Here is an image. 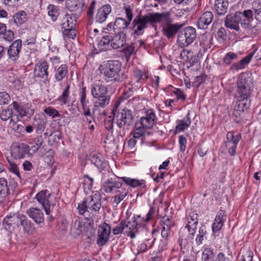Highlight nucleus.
Masks as SVG:
<instances>
[{
	"instance_id": "f257e3e1",
	"label": "nucleus",
	"mask_w": 261,
	"mask_h": 261,
	"mask_svg": "<svg viewBox=\"0 0 261 261\" xmlns=\"http://www.w3.org/2000/svg\"><path fill=\"white\" fill-rule=\"evenodd\" d=\"M253 89V83L250 76L242 73L239 77L237 83L238 100L236 107L239 111L243 112L250 107L251 100L249 97Z\"/></svg>"
},
{
	"instance_id": "f03ea898",
	"label": "nucleus",
	"mask_w": 261,
	"mask_h": 261,
	"mask_svg": "<svg viewBox=\"0 0 261 261\" xmlns=\"http://www.w3.org/2000/svg\"><path fill=\"white\" fill-rule=\"evenodd\" d=\"M121 67L119 61L110 60L101 64L98 70L107 82H121L126 78Z\"/></svg>"
},
{
	"instance_id": "7ed1b4c3",
	"label": "nucleus",
	"mask_w": 261,
	"mask_h": 261,
	"mask_svg": "<svg viewBox=\"0 0 261 261\" xmlns=\"http://www.w3.org/2000/svg\"><path fill=\"white\" fill-rule=\"evenodd\" d=\"M168 13H153L147 15H138L132 22L134 33L137 35L141 34V32L147 28L148 23H160L163 21H168Z\"/></svg>"
},
{
	"instance_id": "20e7f679",
	"label": "nucleus",
	"mask_w": 261,
	"mask_h": 261,
	"mask_svg": "<svg viewBox=\"0 0 261 261\" xmlns=\"http://www.w3.org/2000/svg\"><path fill=\"white\" fill-rule=\"evenodd\" d=\"M35 198L42 204L46 214L49 215L56 204L55 195L47 190H43L36 195Z\"/></svg>"
},
{
	"instance_id": "39448f33",
	"label": "nucleus",
	"mask_w": 261,
	"mask_h": 261,
	"mask_svg": "<svg viewBox=\"0 0 261 261\" xmlns=\"http://www.w3.org/2000/svg\"><path fill=\"white\" fill-rule=\"evenodd\" d=\"M196 37L195 29L190 27H187L178 35L177 43L180 46L184 47L192 43Z\"/></svg>"
},
{
	"instance_id": "423d86ee",
	"label": "nucleus",
	"mask_w": 261,
	"mask_h": 261,
	"mask_svg": "<svg viewBox=\"0 0 261 261\" xmlns=\"http://www.w3.org/2000/svg\"><path fill=\"white\" fill-rule=\"evenodd\" d=\"M133 120V116L131 111L126 109H123L116 117L117 124L120 128L123 127L125 125H130Z\"/></svg>"
},
{
	"instance_id": "0eeeda50",
	"label": "nucleus",
	"mask_w": 261,
	"mask_h": 261,
	"mask_svg": "<svg viewBox=\"0 0 261 261\" xmlns=\"http://www.w3.org/2000/svg\"><path fill=\"white\" fill-rule=\"evenodd\" d=\"M111 233V227L106 223L101 224L98 230V237L97 244L102 246L105 245L109 240V236Z\"/></svg>"
},
{
	"instance_id": "6e6552de",
	"label": "nucleus",
	"mask_w": 261,
	"mask_h": 261,
	"mask_svg": "<svg viewBox=\"0 0 261 261\" xmlns=\"http://www.w3.org/2000/svg\"><path fill=\"white\" fill-rule=\"evenodd\" d=\"M227 141L225 142V146L231 155H234L237 144L241 139V135H234L232 132L227 133L226 135Z\"/></svg>"
},
{
	"instance_id": "1a4fd4ad",
	"label": "nucleus",
	"mask_w": 261,
	"mask_h": 261,
	"mask_svg": "<svg viewBox=\"0 0 261 261\" xmlns=\"http://www.w3.org/2000/svg\"><path fill=\"white\" fill-rule=\"evenodd\" d=\"M166 21L167 22V24L163 26L162 32L163 35L167 38L171 39L175 36L179 30L183 27V24L179 23H169L168 22L170 21L169 18L168 20Z\"/></svg>"
},
{
	"instance_id": "9d476101",
	"label": "nucleus",
	"mask_w": 261,
	"mask_h": 261,
	"mask_svg": "<svg viewBox=\"0 0 261 261\" xmlns=\"http://www.w3.org/2000/svg\"><path fill=\"white\" fill-rule=\"evenodd\" d=\"M28 152L29 146L24 143L16 144L11 147V155L15 159L24 158Z\"/></svg>"
},
{
	"instance_id": "9b49d317",
	"label": "nucleus",
	"mask_w": 261,
	"mask_h": 261,
	"mask_svg": "<svg viewBox=\"0 0 261 261\" xmlns=\"http://www.w3.org/2000/svg\"><path fill=\"white\" fill-rule=\"evenodd\" d=\"M87 206L89 210L92 211L97 212L101 207V195L98 192L93 193L92 195L86 200Z\"/></svg>"
},
{
	"instance_id": "f8f14e48",
	"label": "nucleus",
	"mask_w": 261,
	"mask_h": 261,
	"mask_svg": "<svg viewBox=\"0 0 261 261\" xmlns=\"http://www.w3.org/2000/svg\"><path fill=\"white\" fill-rule=\"evenodd\" d=\"M236 13V17L240 20L242 26L246 29L250 30L251 25L246 21L252 18L253 15L252 11L247 10L243 12L238 11Z\"/></svg>"
},
{
	"instance_id": "ddd939ff",
	"label": "nucleus",
	"mask_w": 261,
	"mask_h": 261,
	"mask_svg": "<svg viewBox=\"0 0 261 261\" xmlns=\"http://www.w3.org/2000/svg\"><path fill=\"white\" fill-rule=\"evenodd\" d=\"M156 116L151 110L146 111V114L140 119L141 125L146 128H151L155 124Z\"/></svg>"
},
{
	"instance_id": "4468645a",
	"label": "nucleus",
	"mask_w": 261,
	"mask_h": 261,
	"mask_svg": "<svg viewBox=\"0 0 261 261\" xmlns=\"http://www.w3.org/2000/svg\"><path fill=\"white\" fill-rule=\"evenodd\" d=\"M195 232L196 231H190L189 230H188V232L183 231L180 232L178 242L181 248L185 247L192 243Z\"/></svg>"
},
{
	"instance_id": "2eb2a0df",
	"label": "nucleus",
	"mask_w": 261,
	"mask_h": 261,
	"mask_svg": "<svg viewBox=\"0 0 261 261\" xmlns=\"http://www.w3.org/2000/svg\"><path fill=\"white\" fill-rule=\"evenodd\" d=\"M139 225L135 220L132 221L124 220V234L129 236L132 239L135 238L138 232Z\"/></svg>"
},
{
	"instance_id": "dca6fc26",
	"label": "nucleus",
	"mask_w": 261,
	"mask_h": 261,
	"mask_svg": "<svg viewBox=\"0 0 261 261\" xmlns=\"http://www.w3.org/2000/svg\"><path fill=\"white\" fill-rule=\"evenodd\" d=\"M214 18L213 14L210 11L204 12L199 18L197 25L200 29H205L212 22Z\"/></svg>"
},
{
	"instance_id": "f3484780",
	"label": "nucleus",
	"mask_w": 261,
	"mask_h": 261,
	"mask_svg": "<svg viewBox=\"0 0 261 261\" xmlns=\"http://www.w3.org/2000/svg\"><path fill=\"white\" fill-rule=\"evenodd\" d=\"M21 48V41L20 39L15 40L10 46L8 50L9 58L12 61H16L19 57V53Z\"/></svg>"
},
{
	"instance_id": "a211bd4d",
	"label": "nucleus",
	"mask_w": 261,
	"mask_h": 261,
	"mask_svg": "<svg viewBox=\"0 0 261 261\" xmlns=\"http://www.w3.org/2000/svg\"><path fill=\"white\" fill-rule=\"evenodd\" d=\"M80 100L82 106L84 115L85 116H90L91 112L90 107H91V103L89 100L87 99L86 89L85 87L82 89L80 93Z\"/></svg>"
},
{
	"instance_id": "6ab92c4d",
	"label": "nucleus",
	"mask_w": 261,
	"mask_h": 261,
	"mask_svg": "<svg viewBox=\"0 0 261 261\" xmlns=\"http://www.w3.org/2000/svg\"><path fill=\"white\" fill-rule=\"evenodd\" d=\"M27 214L37 224H40L44 222L43 213L37 207H30L27 210Z\"/></svg>"
},
{
	"instance_id": "aec40b11",
	"label": "nucleus",
	"mask_w": 261,
	"mask_h": 261,
	"mask_svg": "<svg viewBox=\"0 0 261 261\" xmlns=\"http://www.w3.org/2000/svg\"><path fill=\"white\" fill-rule=\"evenodd\" d=\"M121 186L122 183L120 181L111 178L103 182L101 190L106 193H111L115 189H119Z\"/></svg>"
},
{
	"instance_id": "412c9836",
	"label": "nucleus",
	"mask_w": 261,
	"mask_h": 261,
	"mask_svg": "<svg viewBox=\"0 0 261 261\" xmlns=\"http://www.w3.org/2000/svg\"><path fill=\"white\" fill-rule=\"evenodd\" d=\"M125 34L123 32H119L113 37H111V46L114 49H117L122 47L126 42Z\"/></svg>"
},
{
	"instance_id": "4be33fe9",
	"label": "nucleus",
	"mask_w": 261,
	"mask_h": 261,
	"mask_svg": "<svg viewBox=\"0 0 261 261\" xmlns=\"http://www.w3.org/2000/svg\"><path fill=\"white\" fill-rule=\"evenodd\" d=\"M226 215L223 210H220L217 213V216L213 224L212 229L214 232L220 230L223 225Z\"/></svg>"
},
{
	"instance_id": "5701e85b",
	"label": "nucleus",
	"mask_w": 261,
	"mask_h": 261,
	"mask_svg": "<svg viewBox=\"0 0 261 261\" xmlns=\"http://www.w3.org/2000/svg\"><path fill=\"white\" fill-rule=\"evenodd\" d=\"M111 7L109 5H104L99 8L96 16V21L99 23L105 22L108 15L111 13Z\"/></svg>"
},
{
	"instance_id": "b1692460",
	"label": "nucleus",
	"mask_w": 261,
	"mask_h": 261,
	"mask_svg": "<svg viewBox=\"0 0 261 261\" xmlns=\"http://www.w3.org/2000/svg\"><path fill=\"white\" fill-rule=\"evenodd\" d=\"M76 21V17L73 14H67L62 18V30L68 28H75Z\"/></svg>"
},
{
	"instance_id": "393cba45",
	"label": "nucleus",
	"mask_w": 261,
	"mask_h": 261,
	"mask_svg": "<svg viewBox=\"0 0 261 261\" xmlns=\"http://www.w3.org/2000/svg\"><path fill=\"white\" fill-rule=\"evenodd\" d=\"M181 59L185 62L193 64L198 62L197 57L191 50L188 49H182L180 52Z\"/></svg>"
},
{
	"instance_id": "a878e982",
	"label": "nucleus",
	"mask_w": 261,
	"mask_h": 261,
	"mask_svg": "<svg viewBox=\"0 0 261 261\" xmlns=\"http://www.w3.org/2000/svg\"><path fill=\"white\" fill-rule=\"evenodd\" d=\"M239 23H241V21L237 18L236 13L234 15H228L225 18V24L227 28L238 31L240 29Z\"/></svg>"
},
{
	"instance_id": "bb28decb",
	"label": "nucleus",
	"mask_w": 261,
	"mask_h": 261,
	"mask_svg": "<svg viewBox=\"0 0 261 261\" xmlns=\"http://www.w3.org/2000/svg\"><path fill=\"white\" fill-rule=\"evenodd\" d=\"M228 7V2L227 0H215L214 9L219 15H224Z\"/></svg>"
},
{
	"instance_id": "cd10ccee",
	"label": "nucleus",
	"mask_w": 261,
	"mask_h": 261,
	"mask_svg": "<svg viewBox=\"0 0 261 261\" xmlns=\"http://www.w3.org/2000/svg\"><path fill=\"white\" fill-rule=\"evenodd\" d=\"M254 55V52H252L246 57L243 58L239 62L233 64L230 67V69L239 70L244 69L245 66L250 63Z\"/></svg>"
},
{
	"instance_id": "c85d7f7f",
	"label": "nucleus",
	"mask_w": 261,
	"mask_h": 261,
	"mask_svg": "<svg viewBox=\"0 0 261 261\" xmlns=\"http://www.w3.org/2000/svg\"><path fill=\"white\" fill-rule=\"evenodd\" d=\"M91 93L93 97L97 98L107 94L108 90L105 86L94 84L91 89Z\"/></svg>"
},
{
	"instance_id": "c756f323",
	"label": "nucleus",
	"mask_w": 261,
	"mask_h": 261,
	"mask_svg": "<svg viewBox=\"0 0 261 261\" xmlns=\"http://www.w3.org/2000/svg\"><path fill=\"white\" fill-rule=\"evenodd\" d=\"M126 184L133 188L140 187L141 189L145 188V182L144 180H137L127 177L120 178Z\"/></svg>"
},
{
	"instance_id": "7c9ffc66",
	"label": "nucleus",
	"mask_w": 261,
	"mask_h": 261,
	"mask_svg": "<svg viewBox=\"0 0 261 261\" xmlns=\"http://www.w3.org/2000/svg\"><path fill=\"white\" fill-rule=\"evenodd\" d=\"M190 124L191 120L189 118V113H188L186 118L177 121V125L175 129V133L184 131L189 127Z\"/></svg>"
},
{
	"instance_id": "2f4dec72",
	"label": "nucleus",
	"mask_w": 261,
	"mask_h": 261,
	"mask_svg": "<svg viewBox=\"0 0 261 261\" xmlns=\"http://www.w3.org/2000/svg\"><path fill=\"white\" fill-rule=\"evenodd\" d=\"M111 39L110 35H105L102 37L101 40L97 44V47L100 51H104L109 50L111 47Z\"/></svg>"
},
{
	"instance_id": "473e14b6",
	"label": "nucleus",
	"mask_w": 261,
	"mask_h": 261,
	"mask_svg": "<svg viewBox=\"0 0 261 261\" xmlns=\"http://www.w3.org/2000/svg\"><path fill=\"white\" fill-rule=\"evenodd\" d=\"M18 215L7 216L4 219L3 225L6 229H10L11 227L14 228L18 226Z\"/></svg>"
},
{
	"instance_id": "72a5a7b5",
	"label": "nucleus",
	"mask_w": 261,
	"mask_h": 261,
	"mask_svg": "<svg viewBox=\"0 0 261 261\" xmlns=\"http://www.w3.org/2000/svg\"><path fill=\"white\" fill-rule=\"evenodd\" d=\"M162 225V229L161 235L163 238L167 240L170 234V228L173 225V223L169 218H164Z\"/></svg>"
},
{
	"instance_id": "f704fd0d",
	"label": "nucleus",
	"mask_w": 261,
	"mask_h": 261,
	"mask_svg": "<svg viewBox=\"0 0 261 261\" xmlns=\"http://www.w3.org/2000/svg\"><path fill=\"white\" fill-rule=\"evenodd\" d=\"M198 221L197 214L194 212L191 213L188 218V223L186 226L188 230L190 231H196Z\"/></svg>"
},
{
	"instance_id": "c9c22d12",
	"label": "nucleus",
	"mask_w": 261,
	"mask_h": 261,
	"mask_svg": "<svg viewBox=\"0 0 261 261\" xmlns=\"http://www.w3.org/2000/svg\"><path fill=\"white\" fill-rule=\"evenodd\" d=\"M130 22L126 20L124 18L118 17L116 19L114 24V29L115 31L122 32L123 31L126 29Z\"/></svg>"
},
{
	"instance_id": "e433bc0d",
	"label": "nucleus",
	"mask_w": 261,
	"mask_h": 261,
	"mask_svg": "<svg viewBox=\"0 0 261 261\" xmlns=\"http://www.w3.org/2000/svg\"><path fill=\"white\" fill-rule=\"evenodd\" d=\"M91 161L93 164L99 169L105 168L107 164L102 155L100 153L93 154L91 156Z\"/></svg>"
},
{
	"instance_id": "4c0bfd02",
	"label": "nucleus",
	"mask_w": 261,
	"mask_h": 261,
	"mask_svg": "<svg viewBox=\"0 0 261 261\" xmlns=\"http://www.w3.org/2000/svg\"><path fill=\"white\" fill-rule=\"evenodd\" d=\"M47 70L48 65L47 64V62L43 61L39 64L37 68H36L35 69V73L36 75L38 77H47L48 74Z\"/></svg>"
},
{
	"instance_id": "58836bf2",
	"label": "nucleus",
	"mask_w": 261,
	"mask_h": 261,
	"mask_svg": "<svg viewBox=\"0 0 261 261\" xmlns=\"http://www.w3.org/2000/svg\"><path fill=\"white\" fill-rule=\"evenodd\" d=\"M96 100L94 102L93 111H96V108L101 107L105 108L110 102V96L107 94L102 96L96 98Z\"/></svg>"
},
{
	"instance_id": "ea45409f",
	"label": "nucleus",
	"mask_w": 261,
	"mask_h": 261,
	"mask_svg": "<svg viewBox=\"0 0 261 261\" xmlns=\"http://www.w3.org/2000/svg\"><path fill=\"white\" fill-rule=\"evenodd\" d=\"M70 85L68 84L64 90H63L62 94L57 98V100L59 101L61 105H65L70 101Z\"/></svg>"
},
{
	"instance_id": "a19ab883",
	"label": "nucleus",
	"mask_w": 261,
	"mask_h": 261,
	"mask_svg": "<svg viewBox=\"0 0 261 261\" xmlns=\"http://www.w3.org/2000/svg\"><path fill=\"white\" fill-rule=\"evenodd\" d=\"M67 72V65L62 64L56 70L55 75V79L58 81H61L66 76Z\"/></svg>"
},
{
	"instance_id": "79ce46f5",
	"label": "nucleus",
	"mask_w": 261,
	"mask_h": 261,
	"mask_svg": "<svg viewBox=\"0 0 261 261\" xmlns=\"http://www.w3.org/2000/svg\"><path fill=\"white\" fill-rule=\"evenodd\" d=\"M9 194V189L7 180L4 178H0V196L6 197Z\"/></svg>"
},
{
	"instance_id": "37998d69",
	"label": "nucleus",
	"mask_w": 261,
	"mask_h": 261,
	"mask_svg": "<svg viewBox=\"0 0 261 261\" xmlns=\"http://www.w3.org/2000/svg\"><path fill=\"white\" fill-rule=\"evenodd\" d=\"M215 255L212 249L205 248L202 253L201 261H215Z\"/></svg>"
},
{
	"instance_id": "c03bdc74",
	"label": "nucleus",
	"mask_w": 261,
	"mask_h": 261,
	"mask_svg": "<svg viewBox=\"0 0 261 261\" xmlns=\"http://www.w3.org/2000/svg\"><path fill=\"white\" fill-rule=\"evenodd\" d=\"M66 7L71 12L77 11L82 8L79 0H66Z\"/></svg>"
},
{
	"instance_id": "a18cd8bd",
	"label": "nucleus",
	"mask_w": 261,
	"mask_h": 261,
	"mask_svg": "<svg viewBox=\"0 0 261 261\" xmlns=\"http://www.w3.org/2000/svg\"><path fill=\"white\" fill-rule=\"evenodd\" d=\"M34 125L36 127L37 132L42 133L45 128L46 125V121L43 119L37 118L36 117L34 118Z\"/></svg>"
},
{
	"instance_id": "49530a36",
	"label": "nucleus",
	"mask_w": 261,
	"mask_h": 261,
	"mask_svg": "<svg viewBox=\"0 0 261 261\" xmlns=\"http://www.w3.org/2000/svg\"><path fill=\"white\" fill-rule=\"evenodd\" d=\"M27 13L24 11H20L17 12L14 17L15 22L17 25H20L26 21L27 20Z\"/></svg>"
},
{
	"instance_id": "de8ad7c7",
	"label": "nucleus",
	"mask_w": 261,
	"mask_h": 261,
	"mask_svg": "<svg viewBox=\"0 0 261 261\" xmlns=\"http://www.w3.org/2000/svg\"><path fill=\"white\" fill-rule=\"evenodd\" d=\"M253 10L254 12L255 18L261 22V1L254 2L253 3Z\"/></svg>"
},
{
	"instance_id": "09e8293b",
	"label": "nucleus",
	"mask_w": 261,
	"mask_h": 261,
	"mask_svg": "<svg viewBox=\"0 0 261 261\" xmlns=\"http://www.w3.org/2000/svg\"><path fill=\"white\" fill-rule=\"evenodd\" d=\"M19 220L24 230L29 231L31 227V222L28 219L25 215H18V221Z\"/></svg>"
},
{
	"instance_id": "8fccbe9b",
	"label": "nucleus",
	"mask_w": 261,
	"mask_h": 261,
	"mask_svg": "<svg viewBox=\"0 0 261 261\" xmlns=\"http://www.w3.org/2000/svg\"><path fill=\"white\" fill-rule=\"evenodd\" d=\"M117 108L112 110V115L106 118L105 120V126L108 130H110L113 128V122L116 111Z\"/></svg>"
},
{
	"instance_id": "3c124183",
	"label": "nucleus",
	"mask_w": 261,
	"mask_h": 261,
	"mask_svg": "<svg viewBox=\"0 0 261 261\" xmlns=\"http://www.w3.org/2000/svg\"><path fill=\"white\" fill-rule=\"evenodd\" d=\"M65 40L68 39H74L76 36L75 28H68L62 30Z\"/></svg>"
},
{
	"instance_id": "603ef678",
	"label": "nucleus",
	"mask_w": 261,
	"mask_h": 261,
	"mask_svg": "<svg viewBox=\"0 0 261 261\" xmlns=\"http://www.w3.org/2000/svg\"><path fill=\"white\" fill-rule=\"evenodd\" d=\"M238 57L237 54L233 52H229L225 55L223 60L225 64L228 65H230L233 60L237 59Z\"/></svg>"
},
{
	"instance_id": "864d4df0",
	"label": "nucleus",
	"mask_w": 261,
	"mask_h": 261,
	"mask_svg": "<svg viewBox=\"0 0 261 261\" xmlns=\"http://www.w3.org/2000/svg\"><path fill=\"white\" fill-rule=\"evenodd\" d=\"M12 114L13 111L11 109L3 110L0 113V118L2 120L6 121L13 116Z\"/></svg>"
},
{
	"instance_id": "5fc2aeb1",
	"label": "nucleus",
	"mask_w": 261,
	"mask_h": 261,
	"mask_svg": "<svg viewBox=\"0 0 261 261\" xmlns=\"http://www.w3.org/2000/svg\"><path fill=\"white\" fill-rule=\"evenodd\" d=\"M44 113L52 118L60 116L59 112L55 109L48 107L44 110Z\"/></svg>"
},
{
	"instance_id": "6e6d98bb",
	"label": "nucleus",
	"mask_w": 261,
	"mask_h": 261,
	"mask_svg": "<svg viewBox=\"0 0 261 261\" xmlns=\"http://www.w3.org/2000/svg\"><path fill=\"white\" fill-rule=\"evenodd\" d=\"M135 46L133 44L129 45L126 46L122 50V52L125 58L127 61H128L130 56L133 54L134 51Z\"/></svg>"
},
{
	"instance_id": "4d7b16f0",
	"label": "nucleus",
	"mask_w": 261,
	"mask_h": 261,
	"mask_svg": "<svg viewBox=\"0 0 261 261\" xmlns=\"http://www.w3.org/2000/svg\"><path fill=\"white\" fill-rule=\"evenodd\" d=\"M11 100V97L6 92H0V105H8Z\"/></svg>"
},
{
	"instance_id": "13d9d810",
	"label": "nucleus",
	"mask_w": 261,
	"mask_h": 261,
	"mask_svg": "<svg viewBox=\"0 0 261 261\" xmlns=\"http://www.w3.org/2000/svg\"><path fill=\"white\" fill-rule=\"evenodd\" d=\"M48 14L53 21L57 20L59 14L56 8L53 5H49L48 7Z\"/></svg>"
},
{
	"instance_id": "bf43d9fd",
	"label": "nucleus",
	"mask_w": 261,
	"mask_h": 261,
	"mask_svg": "<svg viewBox=\"0 0 261 261\" xmlns=\"http://www.w3.org/2000/svg\"><path fill=\"white\" fill-rule=\"evenodd\" d=\"M124 220H122L120 223L116 227H115L113 230V233L115 235H117L120 233H123L124 234Z\"/></svg>"
},
{
	"instance_id": "052dcab7",
	"label": "nucleus",
	"mask_w": 261,
	"mask_h": 261,
	"mask_svg": "<svg viewBox=\"0 0 261 261\" xmlns=\"http://www.w3.org/2000/svg\"><path fill=\"white\" fill-rule=\"evenodd\" d=\"M128 191L126 190H124V191L121 192L120 194L116 195L114 197L113 203L115 204L116 205H117L121 201H122L124 198L127 195Z\"/></svg>"
},
{
	"instance_id": "680f3d73",
	"label": "nucleus",
	"mask_w": 261,
	"mask_h": 261,
	"mask_svg": "<svg viewBox=\"0 0 261 261\" xmlns=\"http://www.w3.org/2000/svg\"><path fill=\"white\" fill-rule=\"evenodd\" d=\"M84 182H83L84 188L85 189L90 190L92 187V185H93V179L91 178L90 177H89L88 175H86L84 176Z\"/></svg>"
},
{
	"instance_id": "e2e57ef3",
	"label": "nucleus",
	"mask_w": 261,
	"mask_h": 261,
	"mask_svg": "<svg viewBox=\"0 0 261 261\" xmlns=\"http://www.w3.org/2000/svg\"><path fill=\"white\" fill-rule=\"evenodd\" d=\"M145 127H138L135 128L133 131V137L134 138L138 139L143 136L145 133Z\"/></svg>"
},
{
	"instance_id": "0e129e2a",
	"label": "nucleus",
	"mask_w": 261,
	"mask_h": 261,
	"mask_svg": "<svg viewBox=\"0 0 261 261\" xmlns=\"http://www.w3.org/2000/svg\"><path fill=\"white\" fill-rule=\"evenodd\" d=\"M206 231L204 226L200 227L199 229V233L198 234L196 241L197 243L201 244L203 240V237L205 235Z\"/></svg>"
},
{
	"instance_id": "69168bd1",
	"label": "nucleus",
	"mask_w": 261,
	"mask_h": 261,
	"mask_svg": "<svg viewBox=\"0 0 261 261\" xmlns=\"http://www.w3.org/2000/svg\"><path fill=\"white\" fill-rule=\"evenodd\" d=\"M88 204L86 200L82 201V202L79 204L77 209L79 213L81 215L84 214L88 210L89 208L87 206Z\"/></svg>"
},
{
	"instance_id": "338daca9",
	"label": "nucleus",
	"mask_w": 261,
	"mask_h": 261,
	"mask_svg": "<svg viewBox=\"0 0 261 261\" xmlns=\"http://www.w3.org/2000/svg\"><path fill=\"white\" fill-rule=\"evenodd\" d=\"M3 35H4L3 38L5 40L9 42L12 41L14 38V33L10 30L7 31L6 30Z\"/></svg>"
},
{
	"instance_id": "774afa93",
	"label": "nucleus",
	"mask_w": 261,
	"mask_h": 261,
	"mask_svg": "<svg viewBox=\"0 0 261 261\" xmlns=\"http://www.w3.org/2000/svg\"><path fill=\"white\" fill-rule=\"evenodd\" d=\"M252 252L250 250L247 251L241 256L240 261H252Z\"/></svg>"
}]
</instances>
